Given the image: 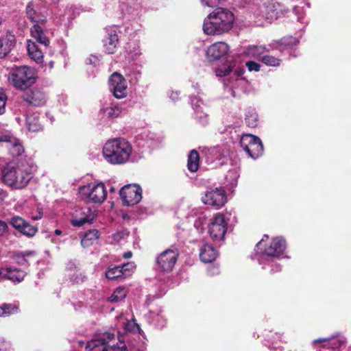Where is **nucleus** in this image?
I'll use <instances>...</instances> for the list:
<instances>
[{
    "mask_svg": "<svg viewBox=\"0 0 351 351\" xmlns=\"http://www.w3.org/2000/svg\"><path fill=\"white\" fill-rule=\"evenodd\" d=\"M286 241L281 237L269 239L264 235L257 243L254 258L263 269L271 274L281 271L282 266L279 261L285 257Z\"/></svg>",
    "mask_w": 351,
    "mask_h": 351,
    "instance_id": "obj_1",
    "label": "nucleus"
},
{
    "mask_svg": "<svg viewBox=\"0 0 351 351\" xmlns=\"http://www.w3.org/2000/svg\"><path fill=\"white\" fill-rule=\"evenodd\" d=\"M234 14L228 8L218 7L204 20L203 31L206 35H221L232 29Z\"/></svg>",
    "mask_w": 351,
    "mask_h": 351,
    "instance_id": "obj_2",
    "label": "nucleus"
},
{
    "mask_svg": "<svg viewBox=\"0 0 351 351\" xmlns=\"http://www.w3.org/2000/svg\"><path fill=\"white\" fill-rule=\"evenodd\" d=\"M132 146L123 138L108 140L104 145L102 154L104 159L113 165H124L130 161Z\"/></svg>",
    "mask_w": 351,
    "mask_h": 351,
    "instance_id": "obj_3",
    "label": "nucleus"
},
{
    "mask_svg": "<svg viewBox=\"0 0 351 351\" xmlns=\"http://www.w3.org/2000/svg\"><path fill=\"white\" fill-rule=\"evenodd\" d=\"M32 178V173L20 166L8 164L3 169V182L14 189L25 188Z\"/></svg>",
    "mask_w": 351,
    "mask_h": 351,
    "instance_id": "obj_4",
    "label": "nucleus"
},
{
    "mask_svg": "<svg viewBox=\"0 0 351 351\" xmlns=\"http://www.w3.org/2000/svg\"><path fill=\"white\" fill-rule=\"evenodd\" d=\"M36 79V70L28 66H14L8 75L9 82L14 88L20 90H25L32 86Z\"/></svg>",
    "mask_w": 351,
    "mask_h": 351,
    "instance_id": "obj_5",
    "label": "nucleus"
},
{
    "mask_svg": "<svg viewBox=\"0 0 351 351\" xmlns=\"http://www.w3.org/2000/svg\"><path fill=\"white\" fill-rule=\"evenodd\" d=\"M82 199L86 202L101 204L106 198V190L103 182H91L79 188Z\"/></svg>",
    "mask_w": 351,
    "mask_h": 351,
    "instance_id": "obj_6",
    "label": "nucleus"
},
{
    "mask_svg": "<svg viewBox=\"0 0 351 351\" xmlns=\"http://www.w3.org/2000/svg\"><path fill=\"white\" fill-rule=\"evenodd\" d=\"M285 12L279 1H264L254 9L253 14L255 17L265 19L271 23L284 14Z\"/></svg>",
    "mask_w": 351,
    "mask_h": 351,
    "instance_id": "obj_7",
    "label": "nucleus"
},
{
    "mask_svg": "<svg viewBox=\"0 0 351 351\" xmlns=\"http://www.w3.org/2000/svg\"><path fill=\"white\" fill-rule=\"evenodd\" d=\"M243 73V69H236L232 76L224 80L225 91L233 97H239L245 90L247 81L242 77Z\"/></svg>",
    "mask_w": 351,
    "mask_h": 351,
    "instance_id": "obj_8",
    "label": "nucleus"
},
{
    "mask_svg": "<svg viewBox=\"0 0 351 351\" xmlns=\"http://www.w3.org/2000/svg\"><path fill=\"white\" fill-rule=\"evenodd\" d=\"M240 145L252 158H258L263 154L264 149L262 141L256 136L250 134L242 135L240 139Z\"/></svg>",
    "mask_w": 351,
    "mask_h": 351,
    "instance_id": "obj_9",
    "label": "nucleus"
},
{
    "mask_svg": "<svg viewBox=\"0 0 351 351\" xmlns=\"http://www.w3.org/2000/svg\"><path fill=\"white\" fill-rule=\"evenodd\" d=\"M227 226L228 221L223 214L215 215L208 226L210 238L215 242L223 241L227 232Z\"/></svg>",
    "mask_w": 351,
    "mask_h": 351,
    "instance_id": "obj_10",
    "label": "nucleus"
},
{
    "mask_svg": "<svg viewBox=\"0 0 351 351\" xmlns=\"http://www.w3.org/2000/svg\"><path fill=\"white\" fill-rule=\"evenodd\" d=\"M97 216L95 208L89 206H77L71 213V223L74 227H81L86 223H90Z\"/></svg>",
    "mask_w": 351,
    "mask_h": 351,
    "instance_id": "obj_11",
    "label": "nucleus"
},
{
    "mask_svg": "<svg viewBox=\"0 0 351 351\" xmlns=\"http://www.w3.org/2000/svg\"><path fill=\"white\" fill-rule=\"evenodd\" d=\"M110 92L117 99H123L127 97L128 91V82L119 73L114 72L108 79Z\"/></svg>",
    "mask_w": 351,
    "mask_h": 351,
    "instance_id": "obj_12",
    "label": "nucleus"
},
{
    "mask_svg": "<svg viewBox=\"0 0 351 351\" xmlns=\"http://www.w3.org/2000/svg\"><path fill=\"white\" fill-rule=\"evenodd\" d=\"M27 16L34 23L45 25L48 9L43 1H30L26 8Z\"/></svg>",
    "mask_w": 351,
    "mask_h": 351,
    "instance_id": "obj_13",
    "label": "nucleus"
},
{
    "mask_svg": "<svg viewBox=\"0 0 351 351\" xmlns=\"http://www.w3.org/2000/svg\"><path fill=\"white\" fill-rule=\"evenodd\" d=\"M202 199L204 204L219 209L226 204L227 199L226 191L221 187H210L205 191Z\"/></svg>",
    "mask_w": 351,
    "mask_h": 351,
    "instance_id": "obj_14",
    "label": "nucleus"
},
{
    "mask_svg": "<svg viewBox=\"0 0 351 351\" xmlns=\"http://www.w3.org/2000/svg\"><path fill=\"white\" fill-rule=\"evenodd\" d=\"M178 255L177 249H167L161 252L156 261L157 269L165 272L171 271L175 266Z\"/></svg>",
    "mask_w": 351,
    "mask_h": 351,
    "instance_id": "obj_15",
    "label": "nucleus"
},
{
    "mask_svg": "<svg viewBox=\"0 0 351 351\" xmlns=\"http://www.w3.org/2000/svg\"><path fill=\"white\" fill-rule=\"evenodd\" d=\"M119 194L125 206L138 204L142 199V189L138 184H127L123 186Z\"/></svg>",
    "mask_w": 351,
    "mask_h": 351,
    "instance_id": "obj_16",
    "label": "nucleus"
},
{
    "mask_svg": "<svg viewBox=\"0 0 351 351\" xmlns=\"http://www.w3.org/2000/svg\"><path fill=\"white\" fill-rule=\"evenodd\" d=\"M320 343L322 347L331 349L333 351H341L346 346V338L341 334L329 338H319L313 341V345Z\"/></svg>",
    "mask_w": 351,
    "mask_h": 351,
    "instance_id": "obj_17",
    "label": "nucleus"
},
{
    "mask_svg": "<svg viewBox=\"0 0 351 351\" xmlns=\"http://www.w3.org/2000/svg\"><path fill=\"white\" fill-rule=\"evenodd\" d=\"M0 142L8 144V148L13 156H19L24 152L23 147L20 141L10 131L5 130L0 132Z\"/></svg>",
    "mask_w": 351,
    "mask_h": 351,
    "instance_id": "obj_18",
    "label": "nucleus"
},
{
    "mask_svg": "<svg viewBox=\"0 0 351 351\" xmlns=\"http://www.w3.org/2000/svg\"><path fill=\"white\" fill-rule=\"evenodd\" d=\"M299 43V40L293 36H285L278 40L272 41L269 47L272 51H279L280 53L289 51L296 47Z\"/></svg>",
    "mask_w": 351,
    "mask_h": 351,
    "instance_id": "obj_19",
    "label": "nucleus"
},
{
    "mask_svg": "<svg viewBox=\"0 0 351 351\" xmlns=\"http://www.w3.org/2000/svg\"><path fill=\"white\" fill-rule=\"evenodd\" d=\"M230 47L226 43L217 42L209 46L206 50V56L210 60H217L225 57Z\"/></svg>",
    "mask_w": 351,
    "mask_h": 351,
    "instance_id": "obj_20",
    "label": "nucleus"
},
{
    "mask_svg": "<svg viewBox=\"0 0 351 351\" xmlns=\"http://www.w3.org/2000/svg\"><path fill=\"white\" fill-rule=\"evenodd\" d=\"M23 98L26 102L34 106H43L47 101L45 93L38 88L27 90L23 93Z\"/></svg>",
    "mask_w": 351,
    "mask_h": 351,
    "instance_id": "obj_21",
    "label": "nucleus"
},
{
    "mask_svg": "<svg viewBox=\"0 0 351 351\" xmlns=\"http://www.w3.org/2000/svg\"><path fill=\"white\" fill-rule=\"evenodd\" d=\"M191 104L194 110L195 118L202 125L208 123V114L204 111L205 104L199 97H191Z\"/></svg>",
    "mask_w": 351,
    "mask_h": 351,
    "instance_id": "obj_22",
    "label": "nucleus"
},
{
    "mask_svg": "<svg viewBox=\"0 0 351 351\" xmlns=\"http://www.w3.org/2000/svg\"><path fill=\"white\" fill-rule=\"evenodd\" d=\"M104 47L108 53H114L119 43L117 30L114 27L106 29V36L103 39Z\"/></svg>",
    "mask_w": 351,
    "mask_h": 351,
    "instance_id": "obj_23",
    "label": "nucleus"
},
{
    "mask_svg": "<svg viewBox=\"0 0 351 351\" xmlns=\"http://www.w3.org/2000/svg\"><path fill=\"white\" fill-rule=\"evenodd\" d=\"M145 318L150 324L158 328H162L167 323V320L159 308L149 309L148 313L145 315Z\"/></svg>",
    "mask_w": 351,
    "mask_h": 351,
    "instance_id": "obj_24",
    "label": "nucleus"
},
{
    "mask_svg": "<svg viewBox=\"0 0 351 351\" xmlns=\"http://www.w3.org/2000/svg\"><path fill=\"white\" fill-rule=\"evenodd\" d=\"M201 152L202 154L205 156L206 161L210 163H213L216 160L219 161L225 157V152L219 146L210 148L204 147Z\"/></svg>",
    "mask_w": 351,
    "mask_h": 351,
    "instance_id": "obj_25",
    "label": "nucleus"
},
{
    "mask_svg": "<svg viewBox=\"0 0 351 351\" xmlns=\"http://www.w3.org/2000/svg\"><path fill=\"white\" fill-rule=\"evenodd\" d=\"M217 256V250L208 243L204 244L199 249V258L204 263H211Z\"/></svg>",
    "mask_w": 351,
    "mask_h": 351,
    "instance_id": "obj_26",
    "label": "nucleus"
},
{
    "mask_svg": "<svg viewBox=\"0 0 351 351\" xmlns=\"http://www.w3.org/2000/svg\"><path fill=\"white\" fill-rule=\"evenodd\" d=\"M40 23H34L30 29L32 36L40 44L47 47L49 45V40L46 36L43 26Z\"/></svg>",
    "mask_w": 351,
    "mask_h": 351,
    "instance_id": "obj_27",
    "label": "nucleus"
},
{
    "mask_svg": "<svg viewBox=\"0 0 351 351\" xmlns=\"http://www.w3.org/2000/svg\"><path fill=\"white\" fill-rule=\"evenodd\" d=\"M15 45V37L12 34H7L0 38V57L7 56Z\"/></svg>",
    "mask_w": 351,
    "mask_h": 351,
    "instance_id": "obj_28",
    "label": "nucleus"
},
{
    "mask_svg": "<svg viewBox=\"0 0 351 351\" xmlns=\"http://www.w3.org/2000/svg\"><path fill=\"white\" fill-rule=\"evenodd\" d=\"M27 50L28 55L32 60H34L37 63H41L43 62V53L35 42L28 40Z\"/></svg>",
    "mask_w": 351,
    "mask_h": 351,
    "instance_id": "obj_29",
    "label": "nucleus"
},
{
    "mask_svg": "<svg viewBox=\"0 0 351 351\" xmlns=\"http://www.w3.org/2000/svg\"><path fill=\"white\" fill-rule=\"evenodd\" d=\"M142 138L145 139L149 147L155 148L158 147L163 141V137L154 132L145 131L142 134Z\"/></svg>",
    "mask_w": 351,
    "mask_h": 351,
    "instance_id": "obj_30",
    "label": "nucleus"
},
{
    "mask_svg": "<svg viewBox=\"0 0 351 351\" xmlns=\"http://www.w3.org/2000/svg\"><path fill=\"white\" fill-rule=\"evenodd\" d=\"M19 302L3 303L0 305V317H5L19 313Z\"/></svg>",
    "mask_w": 351,
    "mask_h": 351,
    "instance_id": "obj_31",
    "label": "nucleus"
},
{
    "mask_svg": "<svg viewBox=\"0 0 351 351\" xmlns=\"http://www.w3.org/2000/svg\"><path fill=\"white\" fill-rule=\"evenodd\" d=\"M99 233L96 229H92L87 231L81 239V244L84 247H87L93 245L99 238Z\"/></svg>",
    "mask_w": 351,
    "mask_h": 351,
    "instance_id": "obj_32",
    "label": "nucleus"
},
{
    "mask_svg": "<svg viewBox=\"0 0 351 351\" xmlns=\"http://www.w3.org/2000/svg\"><path fill=\"white\" fill-rule=\"evenodd\" d=\"M26 276V272L22 269L16 267H8V274L7 280L13 283H19L22 282Z\"/></svg>",
    "mask_w": 351,
    "mask_h": 351,
    "instance_id": "obj_33",
    "label": "nucleus"
},
{
    "mask_svg": "<svg viewBox=\"0 0 351 351\" xmlns=\"http://www.w3.org/2000/svg\"><path fill=\"white\" fill-rule=\"evenodd\" d=\"M199 155L195 149L191 151L188 156L187 167L191 172H195L199 168Z\"/></svg>",
    "mask_w": 351,
    "mask_h": 351,
    "instance_id": "obj_34",
    "label": "nucleus"
},
{
    "mask_svg": "<svg viewBox=\"0 0 351 351\" xmlns=\"http://www.w3.org/2000/svg\"><path fill=\"white\" fill-rule=\"evenodd\" d=\"M26 124L28 130L31 132H38L43 129L38 114L27 116L26 118Z\"/></svg>",
    "mask_w": 351,
    "mask_h": 351,
    "instance_id": "obj_35",
    "label": "nucleus"
},
{
    "mask_svg": "<svg viewBox=\"0 0 351 351\" xmlns=\"http://www.w3.org/2000/svg\"><path fill=\"white\" fill-rule=\"evenodd\" d=\"M128 58L132 60H138L142 55L139 44L136 42L130 43L126 48Z\"/></svg>",
    "mask_w": 351,
    "mask_h": 351,
    "instance_id": "obj_36",
    "label": "nucleus"
},
{
    "mask_svg": "<svg viewBox=\"0 0 351 351\" xmlns=\"http://www.w3.org/2000/svg\"><path fill=\"white\" fill-rule=\"evenodd\" d=\"M302 3L304 4V5H295L293 8V12L295 13V16L298 18V21L306 25L308 23L307 20L305 18V9L304 5H306L307 8L310 7L309 3H305V1H302Z\"/></svg>",
    "mask_w": 351,
    "mask_h": 351,
    "instance_id": "obj_37",
    "label": "nucleus"
},
{
    "mask_svg": "<svg viewBox=\"0 0 351 351\" xmlns=\"http://www.w3.org/2000/svg\"><path fill=\"white\" fill-rule=\"evenodd\" d=\"M123 112V108L119 104H111L109 107L104 109L105 114L110 119H114L119 117Z\"/></svg>",
    "mask_w": 351,
    "mask_h": 351,
    "instance_id": "obj_38",
    "label": "nucleus"
},
{
    "mask_svg": "<svg viewBox=\"0 0 351 351\" xmlns=\"http://www.w3.org/2000/svg\"><path fill=\"white\" fill-rule=\"evenodd\" d=\"M127 293L128 291L125 288L118 287L114 291L111 296L108 298V300L112 303L121 302L125 299Z\"/></svg>",
    "mask_w": 351,
    "mask_h": 351,
    "instance_id": "obj_39",
    "label": "nucleus"
},
{
    "mask_svg": "<svg viewBox=\"0 0 351 351\" xmlns=\"http://www.w3.org/2000/svg\"><path fill=\"white\" fill-rule=\"evenodd\" d=\"M245 120L248 127L256 128L258 123L256 111L254 109H249L246 112Z\"/></svg>",
    "mask_w": 351,
    "mask_h": 351,
    "instance_id": "obj_40",
    "label": "nucleus"
},
{
    "mask_svg": "<svg viewBox=\"0 0 351 351\" xmlns=\"http://www.w3.org/2000/svg\"><path fill=\"white\" fill-rule=\"evenodd\" d=\"M68 279L71 283L79 285L86 281V276L84 272L77 270L75 272L69 274Z\"/></svg>",
    "mask_w": 351,
    "mask_h": 351,
    "instance_id": "obj_41",
    "label": "nucleus"
},
{
    "mask_svg": "<svg viewBox=\"0 0 351 351\" xmlns=\"http://www.w3.org/2000/svg\"><path fill=\"white\" fill-rule=\"evenodd\" d=\"M266 50L265 47L262 46H250L245 50V54L250 58H259Z\"/></svg>",
    "mask_w": 351,
    "mask_h": 351,
    "instance_id": "obj_42",
    "label": "nucleus"
},
{
    "mask_svg": "<svg viewBox=\"0 0 351 351\" xmlns=\"http://www.w3.org/2000/svg\"><path fill=\"white\" fill-rule=\"evenodd\" d=\"M239 177V173L237 169H232L229 170L226 175V182L230 184L232 187L235 186L237 184V180Z\"/></svg>",
    "mask_w": 351,
    "mask_h": 351,
    "instance_id": "obj_43",
    "label": "nucleus"
},
{
    "mask_svg": "<svg viewBox=\"0 0 351 351\" xmlns=\"http://www.w3.org/2000/svg\"><path fill=\"white\" fill-rule=\"evenodd\" d=\"M120 266L109 267L106 271V276L110 280L123 278V273Z\"/></svg>",
    "mask_w": 351,
    "mask_h": 351,
    "instance_id": "obj_44",
    "label": "nucleus"
},
{
    "mask_svg": "<svg viewBox=\"0 0 351 351\" xmlns=\"http://www.w3.org/2000/svg\"><path fill=\"white\" fill-rule=\"evenodd\" d=\"M27 223V221H26L22 217L19 216H14L12 217L10 220V224L19 232L22 231L23 227Z\"/></svg>",
    "mask_w": 351,
    "mask_h": 351,
    "instance_id": "obj_45",
    "label": "nucleus"
},
{
    "mask_svg": "<svg viewBox=\"0 0 351 351\" xmlns=\"http://www.w3.org/2000/svg\"><path fill=\"white\" fill-rule=\"evenodd\" d=\"M262 62L269 66H278L280 64L281 60L274 56L266 55L262 57Z\"/></svg>",
    "mask_w": 351,
    "mask_h": 351,
    "instance_id": "obj_46",
    "label": "nucleus"
},
{
    "mask_svg": "<svg viewBox=\"0 0 351 351\" xmlns=\"http://www.w3.org/2000/svg\"><path fill=\"white\" fill-rule=\"evenodd\" d=\"M206 224H207V218L203 214L200 215L194 221V227L199 233L204 232Z\"/></svg>",
    "mask_w": 351,
    "mask_h": 351,
    "instance_id": "obj_47",
    "label": "nucleus"
},
{
    "mask_svg": "<svg viewBox=\"0 0 351 351\" xmlns=\"http://www.w3.org/2000/svg\"><path fill=\"white\" fill-rule=\"evenodd\" d=\"M121 267L123 273V278L130 276L134 271L136 265L133 262H128L123 264Z\"/></svg>",
    "mask_w": 351,
    "mask_h": 351,
    "instance_id": "obj_48",
    "label": "nucleus"
},
{
    "mask_svg": "<svg viewBox=\"0 0 351 351\" xmlns=\"http://www.w3.org/2000/svg\"><path fill=\"white\" fill-rule=\"evenodd\" d=\"M38 228L36 226H32L29 222H27V223L25 224V226L23 227V229L21 232V233L28 237H32L36 234Z\"/></svg>",
    "mask_w": 351,
    "mask_h": 351,
    "instance_id": "obj_49",
    "label": "nucleus"
},
{
    "mask_svg": "<svg viewBox=\"0 0 351 351\" xmlns=\"http://www.w3.org/2000/svg\"><path fill=\"white\" fill-rule=\"evenodd\" d=\"M124 330L127 332H138L140 327L134 320L127 321L124 323Z\"/></svg>",
    "mask_w": 351,
    "mask_h": 351,
    "instance_id": "obj_50",
    "label": "nucleus"
},
{
    "mask_svg": "<svg viewBox=\"0 0 351 351\" xmlns=\"http://www.w3.org/2000/svg\"><path fill=\"white\" fill-rule=\"evenodd\" d=\"M8 101V97L5 94V90L0 88V115L5 112V106Z\"/></svg>",
    "mask_w": 351,
    "mask_h": 351,
    "instance_id": "obj_51",
    "label": "nucleus"
},
{
    "mask_svg": "<svg viewBox=\"0 0 351 351\" xmlns=\"http://www.w3.org/2000/svg\"><path fill=\"white\" fill-rule=\"evenodd\" d=\"M128 237V232L125 230L117 231L112 235V241L118 243Z\"/></svg>",
    "mask_w": 351,
    "mask_h": 351,
    "instance_id": "obj_52",
    "label": "nucleus"
},
{
    "mask_svg": "<svg viewBox=\"0 0 351 351\" xmlns=\"http://www.w3.org/2000/svg\"><path fill=\"white\" fill-rule=\"evenodd\" d=\"M43 208L40 204L36 206V208L35 210H32L29 213L30 217L33 220H38L43 217Z\"/></svg>",
    "mask_w": 351,
    "mask_h": 351,
    "instance_id": "obj_53",
    "label": "nucleus"
},
{
    "mask_svg": "<svg viewBox=\"0 0 351 351\" xmlns=\"http://www.w3.org/2000/svg\"><path fill=\"white\" fill-rule=\"evenodd\" d=\"M232 71V67L230 65L223 66L221 68H217L215 69L216 75L218 77H226L230 74Z\"/></svg>",
    "mask_w": 351,
    "mask_h": 351,
    "instance_id": "obj_54",
    "label": "nucleus"
},
{
    "mask_svg": "<svg viewBox=\"0 0 351 351\" xmlns=\"http://www.w3.org/2000/svg\"><path fill=\"white\" fill-rule=\"evenodd\" d=\"M0 351H15V350L10 341L0 338Z\"/></svg>",
    "mask_w": 351,
    "mask_h": 351,
    "instance_id": "obj_55",
    "label": "nucleus"
},
{
    "mask_svg": "<svg viewBox=\"0 0 351 351\" xmlns=\"http://www.w3.org/2000/svg\"><path fill=\"white\" fill-rule=\"evenodd\" d=\"M246 66L250 71H258L260 70V64L254 61H248L246 62Z\"/></svg>",
    "mask_w": 351,
    "mask_h": 351,
    "instance_id": "obj_56",
    "label": "nucleus"
},
{
    "mask_svg": "<svg viewBox=\"0 0 351 351\" xmlns=\"http://www.w3.org/2000/svg\"><path fill=\"white\" fill-rule=\"evenodd\" d=\"M78 263L75 261H69L66 265V269L69 271H73L77 269Z\"/></svg>",
    "mask_w": 351,
    "mask_h": 351,
    "instance_id": "obj_57",
    "label": "nucleus"
},
{
    "mask_svg": "<svg viewBox=\"0 0 351 351\" xmlns=\"http://www.w3.org/2000/svg\"><path fill=\"white\" fill-rule=\"evenodd\" d=\"M86 62L89 64H93V66H97L99 64V59L97 56L94 55H90L86 60Z\"/></svg>",
    "mask_w": 351,
    "mask_h": 351,
    "instance_id": "obj_58",
    "label": "nucleus"
},
{
    "mask_svg": "<svg viewBox=\"0 0 351 351\" xmlns=\"http://www.w3.org/2000/svg\"><path fill=\"white\" fill-rule=\"evenodd\" d=\"M8 274V267L0 268V282L7 280Z\"/></svg>",
    "mask_w": 351,
    "mask_h": 351,
    "instance_id": "obj_59",
    "label": "nucleus"
},
{
    "mask_svg": "<svg viewBox=\"0 0 351 351\" xmlns=\"http://www.w3.org/2000/svg\"><path fill=\"white\" fill-rule=\"evenodd\" d=\"M8 224L5 221L0 220V237L4 235L8 232Z\"/></svg>",
    "mask_w": 351,
    "mask_h": 351,
    "instance_id": "obj_60",
    "label": "nucleus"
},
{
    "mask_svg": "<svg viewBox=\"0 0 351 351\" xmlns=\"http://www.w3.org/2000/svg\"><path fill=\"white\" fill-rule=\"evenodd\" d=\"M208 273L210 276L217 275L219 273V267L216 266H210L208 269Z\"/></svg>",
    "mask_w": 351,
    "mask_h": 351,
    "instance_id": "obj_61",
    "label": "nucleus"
},
{
    "mask_svg": "<svg viewBox=\"0 0 351 351\" xmlns=\"http://www.w3.org/2000/svg\"><path fill=\"white\" fill-rule=\"evenodd\" d=\"M169 97L171 100L176 101L178 99L179 93L178 92L171 91Z\"/></svg>",
    "mask_w": 351,
    "mask_h": 351,
    "instance_id": "obj_62",
    "label": "nucleus"
},
{
    "mask_svg": "<svg viewBox=\"0 0 351 351\" xmlns=\"http://www.w3.org/2000/svg\"><path fill=\"white\" fill-rule=\"evenodd\" d=\"M7 195L6 191L0 188V202L3 201Z\"/></svg>",
    "mask_w": 351,
    "mask_h": 351,
    "instance_id": "obj_63",
    "label": "nucleus"
},
{
    "mask_svg": "<svg viewBox=\"0 0 351 351\" xmlns=\"http://www.w3.org/2000/svg\"><path fill=\"white\" fill-rule=\"evenodd\" d=\"M132 256V253L131 251H128L126 252H125L123 254V257L124 258H131Z\"/></svg>",
    "mask_w": 351,
    "mask_h": 351,
    "instance_id": "obj_64",
    "label": "nucleus"
}]
</instances>
